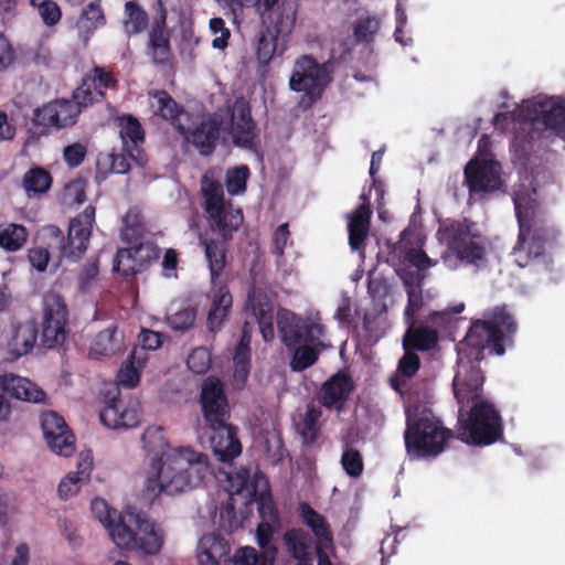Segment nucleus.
I'll use <instances>...</instances> for the list:
<instances>
[{
  "mask_svg": "<svg viewBox=\"0 0 565 565\" xmlns=\"http://www.w3.org/2000/svg\"><path fill=\"white\" fill-rule=\"evenodd\" d=\"M149 108L153 115L170 120L172 125L183 113V108L166 90L149 92Z\"/></svg>",
  "mask_w": 565,
  "mask_h": 565,
  "instance_id": "nucleus-35",
  "label": "nucleus"
},
{
  "mask_svg": "<svg viewBox=\"0 0 565 565\" xmlns=\"http://www.w3.org/2000/svg\"><path fill=\"white\" fill-rule=\"evenodd\" d=\"M65 326L66 321H42V344L47 349L61 345L66 338Z\"/></svg>",
  "mask_w": 565,
  "mask_h": 565,
  "instance_id": "nucleus-48",
  "label": "nucleus"
},
{
  "mask_svg": "<svg viewBox=\"0 0 565 565\" xmlns=\"http://www.w3.org/2000/svg\"><path fill=\"white\" fill-rule=\"evenodd\" d=\"M250 358L252 350L235 348L233 363H234V380L235 382L244 385L250 372Z\"/></svg>",
  "mask_w": 565,
  "mask_h": 565,
  "instance_id": "nucleus-51",
  "label": "nucleus"
},
{
  "mask_svg": "<svg viewBox=\"0 0 565 565\" xmlns=\"http://www.w3.org/2000/svg\"><path fill=\"white\" fill-rule=\"evenodd\" d=\"M210 30L215 35L212 41L214 49L224 50L228 44L231 36L230 30L225 25V21L222 18H212L210 20Z\"/></svg>",
  "mask_w": 565,
  "mask_h": 565,
  "instance_id": "nucleus-61",
  "label": "nucleus"
},
{
  "mask_svg": "<svg viewBox=\"0 0 565 565\" xmlns=\"http://www.w3.org/2000/svg\"><path fill=\"white\" fill-rule=\"evenodd\" d=\"M97 168L100 171L122 174L130 169V160L124 154H100L97 159Z\"/></svg>",
  "mask_w": 565,
  "mask_h": 565,
  "instance_id": "nucleus-52",
  "label": "nucleus"
},
{
  "mask_svg": "<svg viewBox=\"0 0 565 565\" xmlns=\"http://www.w3.org/2000/svg\"><path fill=\"white\" fill-rule=\"evenodd\" d=\"M228 551L227 542L222 537L214 534L204 535L199 542V563L200 565H220Z\"/></svg>",
  "mask_w": 565,
  "mask_h": 565,
  "instance_id": "nucleus-30",
  "label": "nucleus"
},
{
  "mask_svg": "<svg viewBox=\"0 0 565 565\" xmlns=\"http://www.w3.org/2000/svg\"><path fill=\"white\" fill-rule=\"evenodd\" d=\"M90 509L96 519L105 526L117 520V512L110 509L104 499L95 498L92 500Z\"/></svg>",
  "mask_w": 565,
  "mask_h": 565,
  "instance_id": "nucleus-62",
  "label": "nucleus"
},
{
  "mask_svg": "<svg viewBox=\"0 0 565 565\" xmlns=\"http://www.w3.org/2000/svg\"><path fill=\"white\" fill-rule=\"evenodd\" d=\"M284 543L289 554L296 561H312L310 547L311 537L308 532L300 527H292L285 532Z\"/></svg>",
  "mask_w": 565,
  "mask_h": 565,
  "instance_id": "nucleus-34",
  "label": "nucleus"
},
{
  "mask_svg": "<svg viewBox=\"0 0 565 565\" xmlns=\"http://www.w3.org/2000/svg\"><path fill=\"white\" fill-rule=\"evenodd\" d=\"M141 359L137 355V350L122 362L117 373V384L121 387L132 388L140 380Z\"/></svg>",
  "mask_w": 565,
  "mask_h": 565,
  "instance_id": "nucleus-41",
  "label": "nucleus"
},
{
  "mask_svg": "<svg viewBox=\"0 0 565 565\" xmlns=\"http://www.w3.org/2000/svg\"><path fill=\"white\" fill-rule=\"evenodd\" d=\"M298 514L320 543L332 542V532L327 519L317 512L309 503L300 502Z\"/></svg>",
  "mask_w": 565,
  "mask_h": 565,
  "instance_id": "nucleus-33",
  "label": "nucleus"
},
{
  "mask_svg": "<svg viewBox=\"0 0 565 565\" xmlns=\"http://www.w3.org/2000/svg\"><path fill=\"white\" fill-rule=\"evenodd\" d=\"M45 25H55L62 17L60 7L51 0H31Z\"/></svg>",
  "mask_w": 565,
  "mask_h": 565,
  "instance_id": "nucleus-53",
  "label": "nucleus"
},
{
  "mask_svg": "<svg viewBox=\"0 0 565 565\" xmlns=\"http://www.w3.org/2000/svg\"><path fill=\"white\" fill-rule=\"evenodd\" d=\"M322 416V411L313 405H308L305 415L297 423L296 429L302 439V444L310 446L316 443L320 434L319 419Z\"/></svg>",
  "mask_w": 565,
  "mask_h": 565,
  "instance_id": "nucleus-36",
  "label": "nucleus"
},
{
  "mask_svg": "<svg viewBox=\"0 0 565 565\" xmlns=\"http://www.w3.org/2000/svg\"><path fill=\"white\" fill-rule=\"evenodd\" d=\"M52 179L49 172L41 168L28 171L23 178V188L28 195H35L46 192L50 189Z\"/></svg>",
  "mask_w": 565,
  "mask_h": 565,
  "instance_id": "nucleus-44",
  "label": "nucleus"
},
{
  "mask_svg": "<svg viewBox=\"0 0 565 565\" xmlns=\"http://www.w3.org/2000/svg\"><path fill=\"white\" fill-rule=\"evenodd\" d=\"M196 319V310L192 307L183 308L168 317V323L173 330L188 331Z\"/></svg>",
  "mask_w": 565,
  "mask_h": 565,
  "instance_id": "nucleus-55",
  "label": "nucleus"
},
{
  "mask_svg": "<svg viewBox=\"0 0 565 565\" xmlns=\"http://www.w3.org/2000/svg\"><path fill=\"white\" fill-rule=\"evenodd\" d=\"M177 129L201 156L209 157L216 149L221 122L215 117L209 116L191 129H185L181 124L177 125Z\"/></svg>",
  "mask_w": 565,
  "mask_h": 565,
  "instance_id": "nucleus-14",
  "label": "nucleus"
},
{
  "mask_svg": "<svg viewBox=\"0 0 565 565\" xmlns=\"http://www.w3.org/2000/svg\"><path fill=\"white\" fill-rule=\"evenodd\" d=\"M211 227L217 232L225 241L232 238L233 232L237 231L244 221L241 209H233L231 204L227 207L209 216Z\"/></svg>",
  "mask_w": 565,
  "mask_h": 565,
  "instance_id": "nucleus-32",
  "label": "nucleus"
},
{
  "mask_svg": "<svg viewBox=\"0 0 565 565\" xmlns=\"http://www.w3.org/2000/svg\"><path fill=\"white\" fill-rule=\"evenodd\" d=\"M0 388L10 397L29 403H41L44 392L28 377L12 372L0 373Z\"/></svg>",
  "mask_w": 565,
  "mask_h": 565,
  "instance_id": "nucleus-18",
  "label": "nucleus"
},
{
  "mask_svg": "<svg viewBox=\"0 0 565 565\" xmlns=\"http://www.w3.org/2000/svg\"><path fill=\"white\" fill-rule=\"evenodd\" d=\"M330 81L327 63L319 64L312 56L302 55L295 62L289 86L294 92H303L305 97L312 104L321 98Z\"/></svg>",
  "mask_w": 565,
  "mask_h": 565,
  "instance_id": "nucleus-8",
  "label": "nucleus"
},
{
  "mask_svg": "<svg viewBox=\"0 0 565 565\" xmlns=\"http://www.w3.org/2000/svg\"><path fill=\"white\" fill-rule=\"evenodd\" d=\"M255 124L250 116V109L246 105L235 106L232 116V136L236 146L252 149L254 146Z\"/></svg>",
  "mask_w": 565,
  "mask_h": 565,
  "instance_id": "nucleus-23",
  "label": "nucleus"
},
{
  "mask_svg": "<svg viewBox=\"0 0 565 565\" xmlns=\"http://www.w3.org/2000/svg\"><path fill=\"white\" fill-rule=\"evenodd\" d=\"M277 329L282 343L288 348H295L303 338V320L287 309H280L277 313Z\"/></svg>",
  "mask_w": 565,
  "mask_h": 565,
  "instance_id": "nucleus-29",
  "label": "nucleus"
},
{
  "mask_svg": "<svg viewBox=\"0 0 565 565\" xmlns=\"http://www.w3.org/2000/svg\"><path fill=\"white\" fill-rule=\"evenodd\" d=\"M291 32L279 31L278 28L262 25V31L257 39L256 57L259 64L267 65L276 54H282L285 46H279V36H287Z\"/></svg>",
  "mask_w": 565,
  "mask_h": 565,
  "instance_id": "nucleus-26",
  "label": "nucleus"
},
{
  "mask_svg": "<svg viewBox=\"0 0 565 565\" xmlns=\"http://www.w3.org/2000/svg\"><path fill=\"white\" fill-rule=\"evenodd\" d=\"M121 238L135 247H141V214L138 210H130L124 217Z\"/></svg>",
  "mask_w": 565,
  "mask_h": 565,
  "instance_id": "nucleus-45",
  "label": "nucleus"
},
{
  "mask_svg": "<svg viewBox=\"0 0 565 565\" xmlns=\"http://www.w3.org/2000/svg\"><path fill=\"white\" fill-rule=\"evenodd\" d=\"M380 20L375 17L360 19L354 26V36L356 42L369 43L373 41L374 35L380 29Z\"/></svg>",
  "mask_w": 565,
  "mask_h": 565,
  "instance_id": "nucleus-54",
  "label": "nucleus"
},
{
  "mask_svg": "<svg viewBox=\"0 0 565 565\" xmlns=\"http://www.w3.org/2000/svg\"><path fill=\"white\" fill-rule=\"evenodd\" d=\"M186 365L196 374L205 373L210 367V353L203 348L194 349L186 359Z\"/></svg>",
  "mask_w": 565,
  "mask_h": 565,
  "instance_id": "nucleus-64",
  "label": "nucleus"
},
{
  "mask_svg": "<svg viewBox=\"0 0 565 565\" xmlns=\"http://www.w3.org/2000/svg\"><path fill=\"white\" fill-rule=\"evenodd\" d=\"M140 247L131 246L117 253L114 268L124 276H134L141 268Z\"/></svg>",
  "mask_w": 565,
  "mask_h": 565,
  "instance_id": "nucleus-42",
  "label": "nucleus"
},
{
  "mask_svg": "<svg viewBox=\"0 0 565 565\" xmlns=\"http://www.w3.org/2000/svg\"><path fill=\"white\" fill-rule=\"evenodd\" d=\"M141 527V518L138 507L128 505L117 516L115 522L107 526L113 542L121 550H134L137 546L136 531Z\"/></svg>",
  "mask_w": 565,
  "mask_h": 565,
  "instance_id": "nucleus-15",
  "label": "nucleus"
},
{
  "mask_svg": "<svg viewBox=\"0 0 565 565\" xmlns=\"http://www.w3.org/2000/svg\"><path fill=\"white\" fill-rule=\"evenodd\" d=\"M372 215L371 205L361 204L350 215L349 244L353 250H359L364 246L370 230V220Z\"/></svg>",
  "mask_w": 565,
  "mask_h": 565,
  "instance_id": "nucleus-28",
  "label": "nucleus"
},
{
  "mask_svg": "<svg viewBox=\"0 0 565 565\" xmlns=\"http://www.w3.org/2000/svg\"><path fill=\"white\" fill-rule=\"evenodd\" d=\"M522 115L529 125V141L544 134L565 140V97L536 96L523 104Z\"/></svg>",
  "mask_w": 565,
  "mask_h": 565,
  "instance_id": "nucleus-7",
  "label": "nucleus"
},
{
  "mask_svg": "<svg viewBox=\"0 0 565 565\" xmlns=\"http://www.w3.org/2000/svg\"><path fill=\"white\" fill-rule=\"evenodd\" d=\"M294 354L290 362L291 370L301 372L313 365L319 358V349L310 344H298L294 348Z\"/></svg>",
  "mask_w": 565,
  "mask_h": 565,
  "instance_id": "nucleus-46",
  "label": "nucleus"
},
{
  "mask_svg": "<svg viewBox=\"0 0 565 565\" xmlns=\"http://www.w3.org/2000/svg\"><path fill=\"white\" fill-rule=\"evenodd\" d=\"M122 340V333L116 326L111 324L94 337L89 348V356L96 360L110 358L120 351Z\"/></svg>",
  "mask_w": 565,
  "mask_h": 565,
  "instance_id": "nucleus-24",
  "label": "nucleus"
},
{
  "mask_svg": "<svg viewBox=\"0 0 565 565\" xmlns=\"http://www.w3.org/2000/svg\"><path fill=\"white\" fill-rule=\"evenodd\" d=\"M388 259L392 265L395 263L408 262L418 270H426L437 264L433 260L423 249H417L413 246H406L403 239L388 245Z\"/></svg>",
  "mask_w": 565,
  "mask_h": 565,
  "instance_id": "nucleus-25",
  "label": "nucleus"
},
{
  "mask_svg": "<svg viewBox=\"0 0 565 565\" xmlns=\"http://www.w3.org/2000/svg\"><path fill=\"white\" fill-rule=\"evenodd\" d=\"M28 231L23 225L9 223L0 225V246L7 250L20 249L28 239Z\"/></svg>",
  "mask_w": 565,
  "mask_h": 565,
  "instance_id": "nucleus-40",
  "label": "nucleus"
},
{
  "mask_svg": "<svg viewBox=\"0 0 565 565\" xmlns=\"http://www.w3.org/2000/svg\"><path fill=\"white\" fill-rule=\"evenodd\" d=\"M41 426L44 439H50L54 444V435H60L64 447L67 450H75V437L60 415L54 412H44L41 416Z\"/></svg>",
  "mask_w": 565,
  "mask_h": 565,
  "instance_id": "nucleus-31",
  "label": "nucleus"
},
{
  "mask_svg": "<svg viewBox=\"0 0 565 565\" xmlns=\"http://www.w3.org/2000/svg\"><path fill=\"white\" fill-rule=\"evenodd\" d=\"M454 431L431 414H422L416 418L407 417L404 430L405 448L412 458H435L440 455Z\"/></svg>",
  "mask_w": 565,
  "mask_h": 565,
  "instance_id": "nucleus-5",
  "label": "nucleus"
},
{
  "mask_svg": "<svg viewBox=\"0 0 565 565\" xmlns=\"http://www.w3.org/2000/svg\"><path fill=\"white\" fill-rule=\"evenodd\" d=\"M408 324L402 340L403 348L411 349L416 352H428L438 345L439 333L431 326L407 321Z\"/></svg>",
  "mask_w": 565,
  "mask_h": 565,
  "instance_id": "nucleus-21",
  "label": "nucleus"
},
{
  "mask_svg": "<svg viewBox=\"0 0 565 565\" xmlns=\"http://www.w3.org/2000/svg\"><path fill=\"white\" fill-rule=\"evenodd\" d=\"M98 280V262L96 259L87 262L78 275V288L82 292H88L94 288Z\"/></svg>",
  "mask_w": 565,
  "mask_h": 565,
  "instance_id": "nucleus-58",
  "label": "nucleus"
},
{
  "mask_svg": "<svg viewBox=\"0 0 565 565\" xmlns=\"http://www.w3.org/2000/svg\"><path fill=\"white\" fill-rule=\"evenodd\" d=\"M42 321H66V306L62 297L55 292H47L43 298Z\"/></svg>",
  "mask_w": 565,
  "mask_h": 565,
  "instance_id": "nucleus-47",
  "label": "nucleus"
},
{
  "mask_svg": "<svg viewBox=\"0 0 565 565\" xmlns=\"http://www.w3.org/2000/svg\"><path fill=\"white\" fill-rule=\"evenodd\" d=\"M105 24V17L98 2L89 3L77 21L79 35L87 41L89 35L99 26Z\"/></svg>",
  "mask_w": 565,
  "mask_h": 565,
  "instance_id": "nucleus-38",
  "label": "nucleus"
},
{
  "mask_svg": "<svg viewBox=\"0 0 565 565\" xmlns=\"http://www.w3.org/2000/svg\"><path fill=\"white\" fill-rule=\"evenodd\" d=\"M341 466L349 477H361L364 470V462L361 452L353 447H347L341 456Z\"/></svg>",
  "mask_w": 565,
  "mask_h": 565,
  "instance_id": "nucleus-50",
  "label": "nucleus"
},
{
  "mask_svg": "<svg viewBox=\"0 0 565 565\" xmlns=\"http://www.w3.org/2000/svg\"><path fill=\"white\" fill-rule=\"evenodd\" d=\"M204 250L209 262L211 282L216 285V280L223 273L226 264L225 247L217 241L209 239L204 242Z\"/></svg>",
  "mask_w": 565,
  "mask_h": 565,
  "instance_id": "nucleus-39",
  "label": "nucleus"
},
{
  "mask_svg": "<svg viewBox=\"0 0 565 565\" xmlns=\"http://www.w3.org/2000/svg\"><path fill=\"white\" fill-rule=\"evenodd\" d=\"M36 339L38 329L33 322L28 321L12 327L3 344L10 360H17L28 354L33 349Z\"/></svg>",
  "mask_w": 565,
  "mask_h": 565,
  "instance_id": "nucleus-20",
  "label": "nucleus"
},
{
  "mask_svg": "<svg viewBox=\"0 0 565 565\" xmlns=\"http://www.w3.org/2000/svg\"><path fill=\"white\" fill-rule=\"evenodd\" d=\"M463 174L471 200H482L488 194L502 191L504 188L501 164L493 160H470L465 167Z\"/></svg>",
  "mask_w": 565,
  "mask_h": 565,
  "instance_id": "nucleus-9",
  "label": "nucleus"
},
{
  "mask_svg": "<svg viewBox=\"0 0 565 565\" xmlns=\"http://www.w3.org/2000/svg\"><path fill=\"white\" fill-rule=\"evenodd\" d=\"M153 23L149 33L148 54L156 64H167L170 61V33L167 29V9L162 0H154Z\"/></svg>",
  "mask_w": 565,
  "mask_h": 565,
  "instance_id": "nucleus-11",
  "label": "nucleus"
},
{
  "mask_svg": "<svg viewBox=\"0 0 565 565\" xmlns=\"http://www.w3.org/2000/svg\"><path fill=\"white\" fill-rule=\"evenodd\" d=\"M94 223L95 207L88 205L71 221L67 243L61 246L62 257L76 260L86 252Z\"/></svg>",
  "mask_w": 565,
  "mask_h": 565,
  "instance_id": "nucleus-10",
  "label": "nucleus"
},
{
  "mask_svg": "<svg viewBox=\"0 0 565 565\" xmlns=\"http://www.w3.org/2000/svg\"><path fill=\"white\" fill-rule=\"evenodd\" d=\"M247 303L256 318L264 341H273L275 338L274 303L270 296L260 288H253L248 292Z\"/></svg>",
  "mask_w": 565,
  "mask_h": 565,
  "instance_id": "nucleus-17",
  "label": "nucleus"
},
{
  "mask_svg": "<svg viewBox=\"0 0 565 565\" xmlns=\"http://www.w3.org/2000/svg\"><path fill=\"white\" fill-rule=\"evenodd\" d=\"M404 354L397 364V371L404 377H413L420 367V359L416 351L403 348Z\"/></svg>",
  "mask_w": 565,
  "mask_h": 565,
  "instance_id": "nucleus-57",
  "label": "nucleus"
},
{
  "mask_svg": "<svg viewBox=\"0 0 565 565\" xmlns=\"http://www.w3.org/2000/svg\"><path fill=\"white\" fill-rule=\"evenodd\" d=\"M141 28V10L135 1H128L125 6L124 29L125 32L137 34Z\"/></svg>",
  "mask_w": 565,
  "mask_h": 565,
  "instance_id": "nucleus-59",
  "label": "nucleus"
},
{
  "mask_svg": "<svg viewBox=\"0 0 565 565\" xmlns=\"http://www.w3.org/2000/svg\"><path fill=\"white\" fill-rule=\"evenodd\" d=\"M407 295V305L404 309V320L415 321L417 315L423 309L425 301L423 296V288L419 289H411L406 291Z\"/></svg>",
  "mask_w": 565,
  "mask_h": 565,
  "instance_id": "nucleus-60",
  "label": "nucleus"
},
{
  "mask_svg": "<svg viewBox=\"0 0 565 565\" xmlns=\"http://www.w3.org/2000/svg\"><path fill=\"white\" fill-rule=\"evenodd\" d=\"M354 388L352 377L347 373L338 372L322 383L316 399L319 405L341 413Z\"/></svg>",
  "mask_w": 565,
  "mask_h": 565,
  "instance_id": "nucleus-13",
  "label": "nucleus"
},
{
  "mask_svg": "<svg viewBox=\"0 0 565 565\" xmlns=\"http://www.w3.org/2000/svg\"><path fill=\"white\" fill-rule=\"evenodd\" d=\"M249 175V168L245 164L230 169L225 179L227 192L231 195H237L245 192Z\"/></svg>",
  "mask_w": 565,
  "mask_h": 565,
  "instance_id": "nucleus-49",
  "label": "nucleus"
},
{
  "mask_svg": "<svg viewBox=\"0 0 565 565\" xmlns=\"http://www.w3.org/2000/svg\"><path fill=\"white\" fill-rule=\"evenodd\" d=\"M83 479L78 478L73 472H68L65 477H63L57 486V495L61 500H68L75 495H77L84 484H86Z\"/></svg>",
  "mask_w": 565,
  "mask_h": 565,
  "instance_id": "nucleus-56",
  "label": "nucleus"
},
{
  "mask_svg": "<svg viewBox=\"0 0 565 565\" xmlns=\"http://www.w3.org/2000/svg\"><path fill=\"white\" fill-rule=\"evenodd\" d=\"M233 305V297L227 287L223 284L215 288L212 295V302L206 317L209 331L216 332L230 315Z\"/></svg>",
  "mask_w": 565,
  "mask_h": 565,
  "instance_id": "nucleus-22",
  "label": "nucleus"
},
{
  "mask_svg": "<svg viewBox=\"0 0 565 565\" xmlns=\"http://www.w3.org/2000/svg\"><path fill=\"white\" fill-rule=\"evenodd\" d=\"M100 422L108 428L120 429L121 428V416L120 408L117 405L115 398L110 399L106 406L100 411Z\"/></svg>",
  "mask_w": 565,
  "mask_h": 565,
  "instance_id": "nucleus-63",
  "label": "nucleus"
},
{
  "mask_svg": "<svg viewBox=\"0 0 565 565\" xmlns=\"http://www.w3.org/2000/svg\"><path fill=\"white\" fill-rule=\"evenodd\" d=\"M202 196L203 207L209 216L214 213L218 214V211L228 206L224 200L223 186L217 181L205 178L202 181Z\"/></svg>",
  "mask_w": 565,
  "mask_h": 565,
  "instance_id": "nucleus-37",
  "label": "nucleus"
},
{
  "mask_svg": "<svg viewBox=\"0 0 565 565\" xmlns=\"http://www.w3.org/2000/svg\"><path fill=\"white\" fill-rule=\"evenodd\" d=\"M518 323L507 306L487 311L483 319L471 322L457 344L458 370L452 381L459 405L457 438L471 446L484 447L504 437L502 416L495 405L483 398L484 375L480 362L484 351L502 356L514 344Z\"/></svg>",
  "mask_w": 565,
  "mask_h": 565,
  "instance_id": "nucleus-1",
  "label": "nucleus"
},
{
  "mask_svg": "<svg viewBox=\"0 0 565 565\" xmlns=\"http://www.w3.org/2000/svg\"><path fill=\"white\" fill-rule=\"evenodd\" d=\"M164 543V533L159 524L143 518V555H157Z\"/></svg>",
  "mask_w": 565,
  "mask_h": 565,
  "instance_id": "nucleus-43",
  "label": "nucleus"
},
{
  "mask_svg": "<svg viewBox=\"0 0 565 565\" xmlns=\"http://www.w3.org/2000/svg\"><path fill=\"white\" fill-rule=\"evenodd\" d=\"M119 136L122 142V150L130 160L138 162L141 156V126L137 118L132 116H122L118 118Z\"/></svg>",
  "mask_w": 565,
  "mask_h": 565,
  "instance_id": "nucleus-27",
  "label": "nucleus"
},
{
  "mask_svg": "<svg viewBox=\"0 0 565 565\" xmlns=\"http://www.w3.org/2000/svg\"><path fill=\"white\" fill-rule=\"evenodd\" d=\"M200 404L205 427L211 430L210 443L220 460L227 462L242 452L237 428L230 424L231 408L224 385L216 376L203 380Z\"/></svg>",
  "mask_w": 565,
  "mask_h": 565,
  "instance_id": "nucleus-4",
  "label": "nucleus"
},
{
  "mask_svg": "<svg viewBox=\"0 0 565 565\" xmlns=\"http://www.w3.org/2000/svg\"><path fill=\"white\" fill-rule=\"evenodd\" d=\"M115 86V78L103 68L96 67L92 73L87 74L74 94V104L81 107H87L95 102H98L104 90Z\"/></svg>",
  "mask_w": 565,
  "mask_h": 565,
  "instance_id": "nucleus-16",
  "label": "nucleus"
},
{
  "mask_svg": "<svg viewBox=\"0 0 565 565\" xmlns=\"http://www.w3.org/2000/svg\"><path fill=\"white\" fill-rule=\"evenodd\" d=\"M535 193V189L530 191L522 185L513 192L512 196L519 225L513 254L520 267L534 262L543 263L547 267L548 254L558 245L559 231L547 220L534 198Z\"/></svg>",
  "mask_w": 565,
  "mask_h": 565,
  "instance_id": "nucleus-3",
  "label": "nucleus"
},
{
  "mask_svg": "<svg viewBox=\"0 0 565 565\" xmlns=\"http://www.w3.org/2000/svg\"><path fill=\"white\" fill-rule=\"evenodd\" d=\"M438 235L460 262L479 266L486 260L488 238L468 218L446 220L440 224Z\"/></svg>",
  "mask_w": 565,
  "mask_h": 565,
  "instance_id": "nucleus-6",
  "label": "nucleus"
},
{
  "mask_svg": "<svg viewBox=\"0 0 565 565\" xmlns=\"http://www.w3.org/2000/svg\"><path fill=\"white\" fill-rule=\"evenodd\" d=\"M253 7L259 15L262 25L278 28L291 32L296 23V9L290 0H254Z\"/></svg>",
  "mask_w": 565,
  "mask_h": 565,
  "instance_id": "nucleus-12",
  "label": "nucleus"
},
{
  "mask_svg": "<svg viewBox=\"0 0 565 565\" xmlns=\"http://www.w3.org/2000/svg\"><path fill=\"white\" fill-rule=\"evenodd\" d=\"M143 450L153 454L147 490L154 497L199 487L209 471V457L191 447H171L161 427L143 431Z\"/></svg>",
  "mask_w": 565,
  "mask_h": 565,
  "instance_id": "nucleus-2",
  "label": "nucleus"
},
{
  "mask_svg": "<svg viewBox=\"0 0 565 565\" xmlns=\"http://www.w3.org/2000/svg\"><path fill=\"white\" fill-rule=\"evenodd\" d=\"M79 108L71 100H55L36 110V121L41 125L64 128L75 124Z\"/></svg>",
  "mask_w": 565,
  "mask_h": 565,
  "instance_id": "nucleus-19",
  "label": "nucleus"
}]
</instances>
